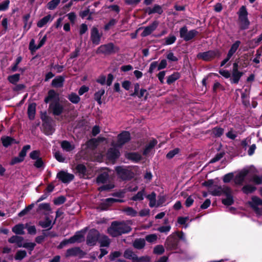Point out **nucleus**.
I'll return each instance as SVG.
<instances>
[{"label": "nucleus", "instance_id": "obj_22", "mask_svg": "<svg viewBox=\"0 0 262 262\" xmlns=\"http://www.w3.org/2000/svg\"><path fill=\"white\" fill-rule=\"evenodd\" d=\"M120 156V153L119 151L116 148H111L108 150V152H107V158L110 160H116Z\"/></svg>", "mask_w": 262, "mask_h": 262}, {"label": "nucleus", "instance_id": "obj_41", "mask_svg": "<svg viewBox=\"0 0 262 262\" xmlns=\"http://www.w3.org/2000/svg\"><path fill=\"white\" fill-rule=\"evenodd\" d=\"M143 195H144V190L143 189L133 195L132 198V200L135 202L142 201L143 200Z\"/></svg>", "mask_w": 262, "mask_h": 262}, {"label": "nucleus", "instance_id": "obj_1", "mask_svg": "<svg viewBox=\"0 0 262 262\" xmlns=\"http://www.w3.org/2000/svg\"><path fill=\"white\" fill-rule=\"evenodd\" d=\"M132 229L124 222L113 221L108 229L107 233L113 237L119 236L123 234H128Z\"/></svg>", "mask_w": 262, "mask_h": 262}, {"label": "nucleus", "instance_id": "obj_40", "mask_svg": "<svg viewBox=\"0 0 262 262\" xmlns=\"http://www.w3.org/2000/svg\"><path fill=\"white\" fill-rule=\"evenodd\" d=\"M165 248L163 246L158 245L155 246L154 249H153V254L156 255H161L164 253Z\"/></svg>", "mask_w": 262, "mask_h": 262}, {"label": "nucleus", "instance_id": "obj_29", "mask_svg": "<svg viewBox=\"0 0 262 262\" xmlns=\"http://www.w3.org/2000/svg\"><path fill=\"white\" fill-rule=\"evenodd\" d=\"M99 243H100V247H108L110 246V238L105 235L102 234L101 238L98 240Z\"/></svg>", "mask_w": 262, "mask_h": 262}, {"label": "nucleus", "instance_id": "obj_28", "mask_svg": "<svg viewBox=\"0 0 262 262\" xmlns=\"http://www.w3.org/2000/svg\"><path fill=\"white\" fill-rule=\"evenodd\" d=\"M145 246V242L142 238H136L133 242V247L137 250H141Z\"/></svg>", "mask_w": 262, "mask_h": 262}, {"label": "nucleus", "instance_id": "obj_11", "mask_svg": "<svg viewBox=\"0 0 262 262\" xmlns=\"http://www.w3.org/2000/svg\"><path fill=\"white\" fill-rule=\"evenodd\" d=\"M179 245V240L173 235H170L165 239V249L167 251H174L177 250Z\"/></svg>", "mask_w": 262, "mask_h": 262}, {"label": "nucleus", "instance_id": "obj_60", "mask_svg": "<svg viewBox=\"0 0 262 262\" xmlns=\"http://www.w3.org/2000/svg\"><path fill=\"white\" fill-rule=\"evenodd\" d=\"M25 157H15L11 159V162H10V165L11 166L16 164L17 163H20L24 161V159Z\"/></svg>", "mask_w": 262, "mask_h": 262}, {"label": "nucleus", "instance_id": "obj_4", "mask_svg": "<svg viewBox=\"0 0 262 262\" xmlns=\"http://www.w3.org/2000/svg\"><path fill=\"white\" fill-rule=\"evenodd\" d=\"M115 172L118 177L122 181H130L135 176V174L131 170L122 166H118L115 167Z\"/></svg>", "mask_w": 262, "mask_h": 262}, {"label": "nucleus", "instance_id": "obj_47", "mask_svg": "<svg viewBox=\"0 0 262 262\" xmlns=\"http://www.w3.org/2000/svg\"><path fill=\"white\" fill-rule=\"evenodd\" d=\"M123 211L126 213V215L132 217H135L137 214V212L131 207H127L124 208Z\"/></svg>", "mask_w": 262, "mask_h": 262}, {"label": "nucleus", "instance_id": "obj_50", "mask_svg": "<svg viewBox=\"0 0 262 262\" xmlns=\"http://www.w3.org/2000/svg\"><path fill=\"white\" fill-rule=\"evenodd\" d=\"M66 201V198L63 195H60L59 197L55 198L53 200L54 205L59 206L62 205Z\"/></svg>", "mask_w": 262, "mask_h": 262}, {"label": "nucleus", "instance_id": "obj_31", "mask_svg": "<svg viewBox=\"0 0 262 262\" xmlns=\"http://www.w3.org/2000/svg\"><path fill=\"white\" fill-rule=\"evenodd\" d=\"M241 43V42L239 40H236L232 45L230 50L227 53L228 56H230L231 57L233 55V54L236 52L239 48Z\"/></svg>", "mask_w": 262, "mask_h": 262}, {"label": "nucleus", "instance_id": "obj_43", "mask_svg": "<svg viewBox=\"0 0 262 262\" xmlns=\"http://www.w3.org/2000/svg\"><path fill=\"white\" fill-rule=\"evenodd\" d=\"M181 150L179 148H173V149L169 151L167 154L165 155V158L168 160L172 159L175 156L178 155Z\"/></svg>", "mask_w": 262, "mask_h": 262}, {"label": "nucleus", "instance_id": "obj_6", "mask_svg": "<svg viewBox=\"0 0 262 262\" xmlns=\"http://www.w3.org/2000/svg\"><path fill=\"white\" fill-rule=\"evenodd\" d=\"M220 51L217 50H209L206 52H200L196 55V57L199 59H202L205 61H209L214 59L216 57L221 56Z\"/></svg>", "mask_w": 262, "mask_h": 262}, {"label": "nucleus", "instance_id": "obj_63", "mask_svg": "<svg viewBox=\"0 0 262 262\" xmlns=\"http://www.w3.org/2000/svg\"><path fill=\"white\" fill-rule=\"evenodd\" d=\"M121 253L119 251H115L109 255V259L110 260L113 261H114L116 258H118L120 256Z\"/></svg>", "mask_w": 262, "mask_h": 262}, {"label": "nucleus", "instance_id": "obj_25", "mask_svg": "<svg viewBox=\"0 0 262 262\" xmlns=\"http://www.w3.org/2000/svg\"><path fill=\"white\" fill-rule=\"evenodd\" d=\"M248 205L250 207H257L262 206V200L259 197L254 195L251 197V201L248 202Z\"/></svg>", "mask_w": 262, "mask_h": 262}, {"label": "nucleus", "instance_id": "obj_21", "mask_svg": "<svg viewBox=\"0 0 262 262\" xmlns=\"http://www.w3.org/2000/svg\"><path fill=\"white\" fill-rule=\"evenodd\" d=\"M75 169H76V173L78 174L80 178H85V177L87 175V168L85 165L82 164L76 165Z\"/></svg>", "mask_w": 262, "mask_h": 262}, {"label": "nucleus", "instance_id": "obj_46", "mask_svg": "<svg viewBox=\"0 0 262 262\" xmlns=\"http://www.w3.org/2000/svg\"><path fill=\"white\" fill-rule=\"evenodd\" d=\"M123 257L126 259H129L137 257V256L135 254V253H134V252H133L132 250L130 249H127L124 251Z\"/></svg>", "mask_w": 262, "mask_h": 262}, {"label": "nucleus", "instance_id": "obj_19", "mask_svg": "<svg viewBox=\"0 0 262 262\" xmlns=\"http://www.w3.org/2000/svg\"><path fill=\"white\" fill-rule=\"evenodd\" d=\"M125 157L135 163H138L142 159V157L137 152H127Z\"/></svg>", "mask_w": 262, "mask_h": 262}, {"label": "nucleus", "instance_id": "obj_5", "mask_svg": "<svg viewBox=\"0 0 262 262\" xmlns=\"http://www.w3.org/2000/svg\"><path fill=\"white\" fill-rule=\"evenodd\" d=\"M101 234L96 229H91L86 235V245L89 247H94L98 241L101 237Z\"/></svg>", "mask_w": 262, "mask_h": 262}, {"label": "nucleus", "instance_id": "obj_39", "mask_svg": "<svg viewBox=\"0 0 262 262\" xmlns=\"http://www.w3.org/2000/svg\"><path fill=\"white\" fill-rule=\"evenodd\" d=\"M27 256V252L25 250H18L14 256V259L21 261Z\"/></svg>", "mask_w": 262, "mask_h": 262}, {"label": "nucleus", "instance_id": "obj_48", "mask_svg": "<svg viewBox=\"0 0 262 262\" xmlns=\"http://www.w3.org/2000/svg\"><path fill=\"white\" fill-rule=\"evenodd\" d=\"M68 98L71 102L75 104L78 103L80 100V98L79 96L74 93H72L69 95Z\"/></svg>", "mask_w": 262, "mask_h": 262}, {"label": "nucleus", "instance_id": "obj_57", "mask_svg": "<svg viewBox=\"0 0 262 262\" xmlns=\"http://www.w3.org/2000/svg\"><path fill=\"white\" fill-rule=\"evenodd\" d=\"M98 146V140L95 138H92L87 142V146L90 148L94 149Z\"/></svg>", "mask_w": 262, "mask_h": 262}, {"label": "nucleus", "instance_id": "obj_54", "mask_svg": "<svg viewBox=\"0 0 262 262\" xmlns=\"http://www.w3.org/2000/svg\"><path fill=\"white\" fill-rule=\"evenodd\" d=\"M114 185L108 184L101 185V186L99 187L98 191L100 192L102 191H109L110 190L113 189Z\"/></svg>", "mask_w": 262, "mask_h": 262}, {"label": "nucleus", "instance_id": "obj_9", "mask_svg": "<svg viewBox=\"0 0 262 262\" xmlns=\"http://www.w3.org/2000/svg\"><path fill=\"white\" fill-rule=\"evenodd\" d=\"M42 120V128L44 130V133L47 135H50L54 132L53 127V120L49 116H40Z\"/></svg>", "mask_w": 262, "mask_h": 262}, {"label": "nucleus", "instance_id": "obj_30", "mask_svg": "<svg viewBox=\"0 0 262 262\" xmlns=\"http://www.w3.org/2000/svg\"><path fill=\"white\" fill-rule=\"evenodd\" d=\"M17 247L19 248L24 247L29 250V253L31 254V252L34 250V247H35V244L34 243H25L23 244H17Z\"/></svg>", "mask_w": 262, "mask_h": 262}, {"label": "nucleus", "instance_id": "obj_61", "mask_svg": "<svg viewBox=\"0 0 262 262\" xmlns=\"http://www.w3.org/2000/svg\"><path fill=\"white\" fill-rule=\"evenodd\" d=\"M38 210H45L48 212L51 211L49 203H41L38 205Z\"/></svg>", "mask_w": 262, "mask_h": 262}, {"label": "nucleus", "instance_id": "obj_26", "mask_svg": "<svg viewBox=\"0 0 262 262\" xmlns=\"http://www.w3.org/2000/svg\"><path fill=\"white\" fill-rule=\"evenodd\" d=\"M157 144V141L155 139H153L149 142V143L146 144V147L143 150V155H147L151 150L155 147V145Z\"/></svg>", "mask_w": 262, "mask_h": 262}, {"label": "nucleus", "instance_id": "obj_10", "mask_svg": "<svg viewBox=\"0 0 262 262\" xmlns=\"http://www.w3.org/2000/svg\"><path fill=\"white\" fill-rule=\"evenodd\" d=\"M119 51V48L115 47L113 43L101 45L97 50V54H103L105 55H111Z\"/></svg>", "mask_w": 262, "mask_h": 262}, {"label": "nucleus", "instance_id": "obj_58", "mask_svg": "<svg viewBox=\"0 0 262 262\" xmlns=\"http://www.w3.org/2000/svg\"><path fill=\"white\" fill-rule=\"evenodd\" d=\"M117 22L118 20L117 19L114 18L111 19L108 23L105 25L104 29L106 31L110 30L111 28L114 26Z\"/></svg>", "mask_w": 262, "mask_h": 262}, {"label": "nucleus", "instance_id": "obj_32", "mask_svg": "<svg viewBox=\"0 0 262 262\" xmlns=\"http://www.w3.org/2000/svg\"><path fill=\"white\" fill-rule=\"evenodd\" d=\"M23 237L18 235H12L11 237L8 238V243L11 244H15L18 245L22 244L23 241Z\"/></svg>", "mask_w": 262, "mask_h": 262}, {"label": "nucleus", "instance_id": "obj_27", "mask_svg": "<svg viewBox=\"0 0 262 262\" xmlns=\"http://www.w3.org/2000/svg\"><path fill=\"white\" fill-rule=\"evenodd\" d=\"M255 190L256 187L253 185H251V184L245 185L242 187V188H241V191L246 195L251 194L255 191Z\"/></svg>", "mask_w": 262, "mask_h": 262}, {"label": "nucleus", "instance_id": "obj_52", "mask_svg": "<svg viewBox=\"0 0 262 262\" xmlns=\"http://www.w3.org/2000/svg\"><path fill=\"white\" fill-rule=\"evenodd\" d=\"M38 225L44 229L49 227V230L52 228L51 226V220H50L49 218L46 219V221H39V222H38Z\"/></svg>", "mask_w": 262, "mask_h": 262}, {"label": "nucleus", "instance_id": "obj_64", "mask_svg": "<svg viewBox=\"0 0 262 262\" xmlns=\"http://www.w3.org/2000/svg\"><path fill=\"white\" fill-rule=\"evenodd\" d=\"M252 182L255 183V185L262 184V175L258 176L255 175L252 178Z\"/></svg>", "mask_w": 262, "mask_h": 262}, {"label": "nucleus", "instance_id": "obj_49", "mask_svg": "<svg viewBox=\"0 0 262 262\" xmlns=\"http://www.w3.org/2000/svg\"><path fill=\"white\" fill-rule=\"evenodd\" d=\"M34 207V204L32 203L31 205H28L26 208L23 209V210L20 211L18 214V216L19 217H22L24 215H27V213H28L31 209Z\"/></svg>", "mask_w": 262, "mask_h": 262}, {"label": "nucleus", "instance_id": "obj_36", "mask_svg": "<svg viewBox=\"0 0 262 262\" xmlns=\"http://www.w3.org/2000/svg\"><path fill=\"white\" fill-rule=\"evenodd\" d=\"M105 90L101 89L94 94V99L98 102L99 104H102L101 97L104 94Z\"/></svg>", "mask_w": 262, "mask_h": 262}, {"label": "nucleus", "instance_id": "obj_18", "mask_svg": "<svg viewBox=\"0 0 262 262\" xmlns=\"http://www.w3.org/2000/svg\"><path fill=\"white\" fill-rule=\"evenodd\" d=\"M49 108L53 115H60L62 113L63 107L58 102H52L50 104Z\"/></svg>", "mask_w": 262, "mask_h": 262}, {"label": "nucleus", "instance_id": "obj_12", "mask_svg": "<svg viewBox=\"0 0 262 262\" xmlns=\"http://www.w3.org/2000/svg\"><path fill=\"white\" fill-rule=\"evenodd\" d=\"M56 179L64 184H68L74 179V176L72 173L61 170L56 174Z\"/></svg>", "mask_w": 262, "mask_h": 262}, {"label": "nucleus", "instance_id": "obj_35", "mask_svg": "<svg viewBox=\"0 0 262 262\" xmlns=\"http://www.w3.org/2000/svg\"><path fill=\"white\" fill-rule=\"evenodd\" d=\"M50 20H52V19L51 15L49 14L39 20L37 24V26L39 28H42Z\"/></svg>", "mask_w": 262, "mask_h": 262}, {"label": "nucleus", "instance_id": "obj_20", "mask_svg": "<svg viewBox=\"0 0 262 262\" xmlns=\"http://www.w3.org/2000/svg\"><path fill=\"white\" fill-rule=\"evenodd\" d=\"M1 142H2L3 146L5 148H8L13 144H17V142L14 138L10 136H4L1 138Z\"/></svg>", "mask_w": 262, "mask_h": 262}, {"label": "nucleus", "instance_id": "obj_13", "mask_svg": "<svg viewBox=\"0 0 262 262\" xmlns=\"http://www.w3.org/2000/svg\"><path fill=\"white\" fill-rule=\"evenodd\" d=\"M85 254L86 253L78 247L68 249L66 252V257H67L79 256L80 258H82Z\"/></svg>", "mask_w": 262, "mask_h": 262}, {"label": "nucleus", "instance_id": "obj_16", "mask_svg": "<svg viewBox=\"0 0 262 262\" xmlns=\"http://www.w3.org/2000/svg\"><path fill=\"white\" fill-rule=\"evenodd\" d=\"M101 35L99 34L98 29L93 27L91 30V39L93 44L97 45L99 44L100 41Z\"/></svg>", "mask_w": 262, "mask_h": 262}, {"label": "nucleus", "instance_id": "obj_7", "mask_svg": "<svg viewBox=\"0 0 262 262\" xmlns=\"http://www.w3.org/2000/svg\"><path fill=\"white\" fill-rule=\"evenodd\" d=\"M84 231L82 230L78 231L75 233V235L71 236V237L67 239H64L61 242L60 244L58 246L59 248H62L66 245L68 244H74L75 243H80L81 241L83 240L84 235H83Z\"/></svg>", "mask_w": 262, "mask_h": 262}, {"label": "nucleus", "instance_id": "obj_3", "mask_svg": "<svg viewBox=\"0 0 262 262\" xmlns=\"http://www.w3.org/2000/svg\"><path fill=\"white\" fill-rule=\"evenodd\" d=\"M238 20L239 22V28L241 30H246L249 28L250 21L248 18V13L246 6H242L237 12Z\"/></svg>", "mask_w": 262, "mask_h": 262}, {"label": "nucleus", "instance_id": "obj_53", "mask_svg": "<svg viewBox=\"0 0 262 262\" xmlns=\"http://www.w3.org/2000/svg\"><path fill=\"white\" fill-rule=\"evenodd\" d=\"M60 0H51L47 4V7L49 10H54L60 3Z\"/></svg>", "mask_w": 262, "mask_h": 262}, {"label": "nucleus", "instance_id": "obj_23", "mask_svg": "<svg viewBox=\"0 0 262 262\" xmlns=\"http://www.w3.org/2000/svg\"><path fill=\"white\" fill-rule=\"evenodd\" d=\"M243 75V73L239 71H232L230 79L232 83L237 84Z\"/></svg>", "mask_w": 262, "mask_h": 262}, {"label": "nucleus", "instance_id": "obj_59", "mask_svg": "<svg viewBox=\"0 0 262 262\" xmlns=\"http://www.w3.org/2000/svg\"><path fill=\"white\" fill-rule=\"evenodd\" d=\"M113 204L107 203L102 202L99 205L98 209L101 211H106Z\"/></svg>", "mask_w": 262, "mask_h": 262}, {"label": "nucleus", "instance_id": "obj_45", "mask_svg": "<svg viewBox=\"0 0 262 262\" xmlns=\"http://www.w3.org/2000/svg\"><path fill=\"white\" fill-rule=\"evenodd\" d=\"M8 80L9 82L13 84H16L20 79V74H15L8 77Z\"/></svg>", "mask_w": 262, "mask_h": 262}, {"label": "nucleus", "instance_id": "obj_55", "mask_svg": "<svg viewBox=\"0 0 262 262\" xmlns=\"http://www.w3.org/2000/svg\"><path fill=\"white\" fill-rule=\"evenodd\" d=\"M176 40V37L173 35H170L165 38V43L163 45H170L173 43Z\"/></svg>", "mask_w": 262, "mask_h": 262}, {"label": "nucleus", "instance_id": "obj_38", "mask_svg": "<svg viewBox=\"0 0 262 262\" xmlns=\"http://www.w3.org/2000/svg\"><path fill=\"white\" fill-rule=\"evenodd\" d=\"M224 134V129L220 127H214L211 129V134L213 135L215 138H219Z\"/></svg>", "mask_w": 262, "mask_h": 262}, {"label": "nucleus", "instance_id": "obj_33", "mask_svg": "<svg viewBox=\"0 0 262 262\" xmlns=\"http://www.w3.org/2000/svg\"><path fill=\"white\" fill-rule=\"evenodd\" d=\"M61 148L67 152H69L74 149V146L71 144V143L67 140H64L61 142Z\"/></svg>", "mask_w": 262, "mask_h": 262}, {"label": "nucleus", "instance_id": "obj_42", "mask_svg": "<svg viewBox=\"0 0 262 262\" xmlns=\"http://www.w3.org/2000/svg\"><path fill=\"white\" fill-rule=\"evenodd\" d=\"M180 77V74L178 72L174 73L167 77V83L170 84L173 83L175 81L178 79Z\"/></svg>", "mask_w": 262, "mask_h": 262}, {"label": "nucleus", "instance_id": "obj_15", "mask_svg": "<svg viewBox=\"0 0 262 262\" xmlns=\"http://www.w3.org/2000/svg\"><path fill=\"white\" fill-rule=\"evenodd\" d=\"M158 25L159 22L157 20H155L150 25L147 27L140 28L139 29H143V31L141 34V36L142 37H146L149 35L157 29Z\"/></svg>", "mask_w": 262, "mask_h": 262}, {"label": "nucleus", "instance_id": "obj_34", "mask_svg": "<svg viewBox=\"0 0 262 262\" xmlns=\"http://www.w3.org/2000/svg\"><path fill=\"white\" fill-rule=\"evenodd\" d=\"M23 229V224H19L13 226L12 229H11V231H12V232L15 233L17 235H22L24 234Z\"/></svg>", "mask_w": 262, "mask_h": 262}, {"label": "nucleus", "instance_id": "obj_51", "mask_svg": "<svg viewBox=\"0 0 262 262\" xmlns=\"http://www.w3.org/2000/svg\"><path fill=\"white\" fill-rule=\"evenodd\" d=\"M107 180V174L101 173L96 178V183L104 184Z\"/></svg>", "mask_w": 262, "mask_h": 262}, {"label": "nucleus", "instance_id": "obj_24", "mask_svg": "<svg viewBox=\"0 0 262 262\" xmlns=\"http://www.w3.org/2000/svg\"><path fill=\"white\" fill-rule=\"evenodd\" d=\"M64 78L62 76H58L52 81L51 85L54 88H61L63 85Z\"/></svg>", "mask_w": 262, "mask_h": 262}, {"label": "nucleus", "instance_id": "obj_17", "mask_svg": "<svg viewBox=\"0 0 262 262\" xmlns=\"http://www.w3.org/2000/svg\"><path fill=\"white\" fill-rule=\"evenodd\" d=\"M249 173V170L244 169L243 170H241L238 174L236 175V177H235V183H236V185H241L243 184V182H244V179L245 177Z\"/></svg>", "mask_w": 262, "mask_h": 262}, {"label": "nucleus", "instance_id": "obj_8", "mask_svg": "<svg viewBox=\"0 0 262 262\" xmlns=\"http://www.w3.org/2000/svg\"><path fill=\"white\" fill-rule=\"evenodd\" d=\"M180 36L185 41H188L199 34V32L195 29L188 30L186 26L181 28L179 31Z\"/></svg>", "mask_w": 262, "mask_h": 262}, {"label": "nucleus", "instance_id": "obj_14", "mask_svg": "<svg viewBox=\"0 0 262 262\" xmlns=\"http://www.w3.org/2000/svg\"><path fill=\"white\" fill-rule=\"evenodd\" d=\"M131 139L130 137V133L128 131H123L118 135V140H117V144L118 146L121 147L125 144L128 143Z\"/></svg>", "mask_w": 262, "mask_h": 262}, {"label": "nucleus", "instance_id": "obj_2", "mask_svg": "<svg viewBox=\"0 0 262 262\" xmlns=\"http://www.w3.org/2000/svg\"><path fill=\"white\" fill-rule=\"evenodd\" d=\"M211 195L215 196H220L222 194H224L226 198L221 200L222 204L230 206L233 204V195H232V192L231 188L227 186H218L217 188L214 189L213 190L210 191Z\"/></svg>", "mask_w": 262, "mask_h": 262}, {"label": "nucleus", "instance_id": "obj_37", "mask_svg": "<svg viewBox=\"0 0 262 262\" xmlns=\"http://www.w3.org/2000/svg\"><path fill=\"white\" fill-rule=\"evenodd\" d=\"M156 197V194H155V192H152L150 194L146 195V199L149 200V207L150 208H153L155 206V204L156 203V199L155 198Z\"/></svg>", "mask_w": 262, "mask_h": 262}, {"label": "nucleus", "instance_id": "obj_44", "mask_svg": "<svg viewBox=\"0 0 262 262\" xmlns=\"http://www.w3.org/2000/svg\"><path fill=\"white\" fill-rule=\"evenodd\" d=\"M132 262H150V257L148 256H142L140 257H135L129 259Z\"/></svg>", "mask_w": 262, "mask_h": 262}, {"label": "nucleus", "instance_id": "obj_56", "mask_svg": "<svg viewBox=\"0 0 262 262\" xmlns=\"http://www.w3.org/2000/svg\"><path fill=\"white\" fill-rule=\"evenodd\" d=\"M144 239L149 243H154L157 240V236L155 234H150L146 235Z\"/></svg>", "mask_w": 262, "mask_h": 262}, {"label": "nucleus", "instance_id": "obj_62", "mask_svg": "<svg viewBox=\"0 0 262 262\" xmlns=\"http://www.w3.org/2000/svg\"><path fill=\"white\" fill-rule=\"evenodd\" d=\"M233 178V173L232 172L228 173L223 176V178H222V181L224 183H228L231 181Z\"/></svg>", "mask_w": 262, "mask_h": 262}]
</instances>
